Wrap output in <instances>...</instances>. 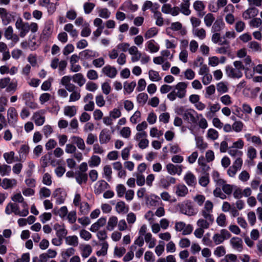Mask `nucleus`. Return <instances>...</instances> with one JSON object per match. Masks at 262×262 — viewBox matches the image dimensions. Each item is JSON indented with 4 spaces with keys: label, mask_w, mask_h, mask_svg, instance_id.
I'll return each instance as SVG.
<instances>
[{
    "label": "nucleus",
    "mask_w": 262,
    "mask_h": 262,
    "mask_svg": "<svg viewBox=\"0 0 262 262\" xmlns=\"http://www.w3.org/2000/svg\"><path fill=\"white\" fill-rule=\"evenodd\" d=\"M92 252V249L90 245H85L82 251V256L84 258H86L91 254Z\"/></svg>",
    "instance_id": "obj_40"
},
{
    "label": "nucleus",
    "mask_w": 262,
    "mask_h": 262,
    "mask_svg": "<svg viewBox=\"0 0 262 262\" xmlns=\"http://www.w3.org/2000/svg\"><path fill=\"white\" fill-rule=\"evenodd\" d=\"M130 134L131 131L129 127H124L120 130L121 135L125 138H129V136H130Z\"/></svg>",
    "instance_id": "obj_56"
},
{
    "label": "nucleus",
    "mask_w": 262,
    "mask_h": 262,
    "mask_svg": "<svg viewBox=\"0 0 262 262\" xmlns=\"http://www.w3.org/2000/svg\"><path fill=\"white\" fill-rule=\"evenodd\" d=\"M137 99L139 103H142V105H144L146 103L148 99V95L146 93H142L137 96Z\"/></svg>",
    "instance_id": "obj_34"
},
{
    "label": "nucleus",
    "mask_w": 262,
    "mask_h": 262,
    "mask_svg": "<svg viewBox=\"0 0 262 262\" xmlns=\"http://www.w3.org/2000/svg\"><path fill=\"white\" fill-rule=\"evenodd\" d=\"M132 148V145H130L129 146L125 148L122 150L121 156L123 160H125L128 158L129 152Z\"/></svg>",
    "instance_id": "obj_58"
},
{
    "label": "nucleus",
    "mask_w": 262,
    "mask_h": 262,
    "mask_svg": "<svg viewBox=\"0 0 262 262\" xmlns=\"http://www.w3.org/2000/svg\"><path fill=\"white\" fill-rule=\"evenodd\" d=\"M8 122L10 124H14L17 121V114L14 107H10L7 112Z\"/></svg>",
    "instance_id": "obj_15"
},
{
    "label": "nucleus",
    "mask_w": 262,
    "mask_h": 262,
    "mask_svg": "<svg viewBox=\"0 0 262 262\" xmlns=\"http://www.w3.org/2000/svg\"><path fill=\"white\" fill-rule=\"evenodd\" d=\"M226 73L228 77L232 78L239 79L243 76L242 71H237L236 69H234L230 66H226Z\"/></svg>",
    "instance_id": "obj_8"
},
{
    "label": "nucleus",
    "mask_w": 262,
    "mask_h": 262,
    "mask_svg": "<svg viewBox=\"0 0 262 262\" xmlns=\"http://www.w3.org/2000/svg\"><path fill=\"white\" fill-rule=\"evenodd\" d=\"M136 85V82L135 81H132L129 83L127 82L124 83V89L128 93H131Z\"/></svg>",
    "instance_id": "obj_29"
},
{
    "label": "nucleus",
    "mask_w": 262,
    "mask_h": 262,
    "mask_svg": "<svg viewBox=\"0 0 262 262\" xmlns=\"http://www.w3.org/2000/svg\"><path fill=\"white\" fill-rule=\"evenodd\" d=\"M41 41V37L40 34H31L29 37V47L31 50L36 49V46H38Z\"/></svg>",
    "instance_id": "obj_7"
},
{
    "label": "nucleus",
    "mask_w": 262,
    "mask_h": 262,
    "mask_svg": "<svg viewBox=\"0 0 262 262\" xmlns=\"http://www.w3.org/2000/svg\"><path fill=\"white\" fill-rule=\"evenodd\" d=\"M34 122L37 126L42 125L45 121V118L41 116L38 113H35L33 115Z\"/></svg>",
    "instance_id": "obj_25"
},
{
    "label": "nucleus",
    "mask_w": 262,
    "mask_h": 262,
    "mask_svg": "<svg viewBox=\"0 0 262 262\" xmlns=\"http://www.w3.org/2000/svg\"><path fill=\"white\" fill-rule=\"evenodd\" d=\"M193 113L197 115V113L192 109L186 110L183 114V119L189 123H196L198 117L195 118Z\"/></svg>",
    "instance_id": "obj_5"
},
{
    "label": "nucleus",
    "mask_w": 262,
    "mask_h": 262,
    "mask_svg": "<svg viewBox=\"0 0 262 262\" xmlns=\"http://www.w3.org/2000/svg\"><path fill=\"white\" fill-rule=\"evenodd\" d=\"M17 83L16 82L12 81L9 82L8 86L6 88V91L8 93H13L17 88Z\"/></svg>",
    "instance_id": "obj_41"
},
{
    "label": "nucleus",
    "mask_w": 262,
    "mask_h": 262,
    "mask_svg": "<svg viewBox=\"0 0 262 262\" xmlns=\"http://www.w3.org/2000/svg\"><path fill=\"white\" fill-rule=\"evenodd\" d=\"M212 239L215 245L222 244L224 241V238L220 233H215L214 234Z\"/></svg>",
    "instance_id": "obj_55"
},
{
    "label": "nucleus",
    "mask_w": 262,
    "mask_h": 262,
    "mask_svg": "<svg viewBox=\"0 0 262 262\" xmlns=\"http://www.w3.org/2000/svg\"><path fill=\"white\" fill-rule=\"evenodd\" d=\"M258 13V10L255 8V7H252L249 8L246 11H245L243 13V17L245 19H249L251 18H254Z\"/></svg>",
    "instance_id": "obj_11"
},
{
    "label": "nucleus",
    "mask_w": 262,
    "mask_h": 262,
    "mask_svg": "<svg viewBox=\"0 0 262 262\" xmlns=\"http://www.w3.org/2000/svg\"><path fill=\"white\" fill-rule=\"evenodd\" d=\"M11 171V167L6 164L2 165L0 174L2 176L8 175Z\"/></svg>",
    "instance_id": "obj_50"
},
{
    "label": "nucleus",
    "mask_w": 262,
    "mask_h": 262,
    "mask_svg": "<svg viewBox=\"0 0 262 262\" xmlns=\"http://www.w3.org/2000/svg\"><path fill=\"white\" fill-rule=\"evenodd\" d=\"M118 223V219L116 216H111L108 220L106 228L108 230H113Z\"/></svg>",
    "instance_id": "obj_22"
},
{
    "label": "nucleus",
    "mask_w": 262,
    "mask_h": 262,
    "mask_svg": "<svg viewBox=\"0 0 262 262\" xmlns=\"http://www.w3.org/2000/svg\"><path fill=\"white\" fill-rule=\"evenodd\" d=\"M262 23V21L259 18H254L249 22V25L253 28L259 27Z\"/></svg>",
    "instance_id": "obj_43"
},
{
    "label": "nucleus",
    "mask_w": 262,
    "mask_h": 262,
    "mask_svg": "<svg viewBox=\"0 0 262 262\" xmlns=\"http://www.w3.org/2000/svg\"><path fill=\"white\" fill-rule=\"evenodd\" d=\"M97 140V136L96 135H93L92 133H90L88 136L86 142L89 145H92Z\"/></svg>",
    "instance_id": "obj_64"
},
{
    "label": "nucleus",
    "mask_w": 262,
    "mask_h": 262,
    "mask_svg": "<svg viewBox=\"0 0 262 262\" xmlns=\"http://www.w3.org/2000/svg\"><path fill=\"white\" fill-rule=\"evenodd\" d=\"M193 8L198 12H201L205 9V5L203 2L196 1L193 3Z\"/></svg>",
    "instance_id": "obj_42"
},
{
    "label": "nucleus",
    "mask_w": 262,
    "mask_h": 262,
    "mask_svg": "<svg viewBox=\"0 0 262 262\" xmlns=\"http://www.w3.org/2000/svg\"><path fill=\"white\" fill-rule=\"evenodd\" d=\"M102 72L107 77L111 78H114L117 74L116 69L110 65H106L102 70Z\"/></svg>",
    "instance_id": "obj_10"
},
{
    "label": "nucleus",
    "mask_w": 262,
    "mask_h": 262,
    "mask_svg": "<svg viewBox=\"0 0 262 262\" xmlns=\"http://www.w3.org/2000/svg\"><path fill=\"white\" fill-rule=\"evenodd\" d=\"M217 91L220 93H225L228 92V89L227 85L223 82H219L217 85Z\"/></svg>",
    "instance_id": "obj_45"
},
{
    "label": "nucleus",
    "mask_w": 262,
    "mask_h": 262,
    "mask_svg": "<svg viewBox=\"0 0 262 262\" xmlns=\"http://www.w3.org/2000/svg\"><path fill=\"white\" fill-rule=\"evenodd\" d=\"M101 162L100 158L97 156H93L92 157L91 161L90 163V166H97Z\"/></svg>",
    "instance_id": "obj_62"
},
{
    "label": "nucleus",
    "mask_w": 262,
    "mask_h": 262,
    "mask_svg": "<svg viewBox=\"0 0 262 262\" xmlns=\"http://www.w3.org/2000/svg\"><path fill=\"white\" fill-rule=\"evenodd\" d=\"M111 139L110 130L107 128L103 129L99 135V141L101 144L107 143Z\"/></svg>",
    "instance_id": "obj_13"
},
{
    "label": "nucleus",
    "mask_w": 262,
    "mask_h": 262,
    "mask_svg": "<svg viewBox=\"0 0 262 262\" xmlns=\"http://www.w3.org/2000/svg\"><path fill=\"white\" fill-rule=\"evenodd\" d=\"M225 221L226 216L223 213H221L216 219L217 224L221 227H225L226 226Z\"/></svg>",
    "instance_id": "obj_57"
},
{
    "label": "nucleus",
    "mask_w": 262,
    "mask_h": 262,
    "mask_svg": "<svg viewBox=\"0 0 262 262\" xmlns=\"http://www.w3.org/2000/svg\"><path fill=\"white\" fill-rule=\"evenodd\" d=\"M188 188L184 185L179 184L176 187V193L179 196H185L188 193Z\"/></svg>",
    "instance_id": "obj_19"
},
{
    "label": "nucleus",
    "mask_w": 262,
    "mask_h": 262,
    "mask_svg": "<svg viewBox=\"0 0 262 262\" xmlns=\"http://www.w3.org/2000/svg\"><path fill=\"white\" fill-rule=\"evenodd\" d=\"M195 140L198 148L200 149H205L207 147V144L204 142L202 137L195 136Z\"/></svg>",
    "instance_id": "obj_26"
},
{
    "label": "nucleus",
    "mask_w": 262,
    "mask_h": 262,
    "mask_svg": "<svg viewBox=\"0 0 262 262\" xmlns=\"http://www.w3.org/2000/svg\"><path fill=\"white\" fill-rule=\"evenodd\" d=\"M76 108L75 106H67L64 108V114L66 116L70 117L74 116L76 114Z\"/></svg>",
    "instance_id": "obj_21"
},
{
    "label": "nucleus",
    "mask_w": 262,
    "mask_h": 262,
    "mask_svg": "<svg viewBox=\"0 0 262 262\" xmlns=\"http://www.w3.org/2000/svg\"><path fill=\"white\" fill-rule=\"evenodd\" d=\"M248 220L251 226H253L256 222V215L253 211H250L248 213Z\"/></svg>",
    "instance_id": "obj_61"
},
{
    "label": "nucleus",
    "mask_w": 262,
    "mask_h": 262,
    "mask_svg": "<svg viewBox=\"0 0 262 262\" xmlns=\"http://www.w3.org/2000/svg\"><path fill=\"white\" fill-rule=\"evenodd\" d=\"M95 5L92 3H85L84 4L83 8L86 14H89L94 8Z\"/></svg>",
    "instance_id": "obj_46"
},
{
    "label": "nucleus",
    "mask_w": 262,
    "mask_h": 262,
    "mask_svg": "<svg viewBox=\"0 0 262 262\" xmlns=\"http://www.w3.org/2000/svg\"><path fill=\"white\" fill-rule=\"evenodd\" d=\"M23 99L26 102H29L31 100H34L33 94L32 92H24L22 94Z\"/></svg>",
    "instance_id": "obj_51"
},
{
    "label": "nucleus",
    "mask_w": 262,
    "mask_h": 262,
    "mask_svg": "<svg viewBox=\"0 0 262 262\" xmlns=\"http://www.w3.org/2000/svg\"><path fill=\"white\" fill-rule=\"evenodd\" d=\"M230 244L233 249L241 252L243 249V241L238 237H233L230 239Z\"/></svg>",
    "instance_id": "obj_16"
},
{
    "label": "nucleus",
    "mask_w": 262,
    "mask_h": 262,
    "mask_svg": "<svg viewBox=\"0 0 262 262\" xmlns=\"http://www.w3.org/2000/svg\"><path fill=\"white\" fill-rule=\"evenodd\" d=\"M111 12L106 8L101 9L99 11V16L103 18H108L110 17Z\"/></svg>",
    "instance_id": "obj_54"
},
{
    "label": "nucleus",
    "mask_w": 262,
    "mask_h": 262,
    "mask_svg": "<svg viewBox=\"0 0 262 262\" xmlns=\"http://www.w3.org/2000/svg\"><path fill=\"white\" fill-rule=\"evenodd\" d=\"M125 203L123 201H120L116 204V210L118 213L127 212V210L125 211Z\"/></svg>",
    "instance_id": "obj_60"
},
{
    "label": "nucleus",
    "mask_w": 262,
    "mask_h": 262,
    "mask_svg": "<svg viewBox=\"0 0 262 262\" xmlns=\"http://www.w3.org/2000/svg\"><path fill=\"white\" fill-rule=\"evenodd\" d=\"M212 223L204 219H199L197 222V225L200 228L203 229H208Z\"/></svg>",
    "instance_id": "obj_35"
},
{
    "label": "nucleus",
    "mask_w": 262,
    "mask_h": 262,
    "mask_svg": "<svg viewBox=\"0 0 262 262\" xmlns=\"http://www.w3.org/2000/svg\"><path fill=\"white\" fill-rule=\"evenodd\" d=\"M209 183V177L208 173H206L204 176L201 177L199 180V184L203 187L207 186Z\"/></svg>",
    "instance_id": "obj_30"
},
{
    "label": "nucleus",
    "mask_w": 262,
    "mask_h": 262,
    "mask_svg": "<svg viewBox=\"0 0 262 262\" xmlns=\"http://www.w3.org/2000/svg\"><path fill=\"white\" fill-rule=\"evenodd\" d=\"M190 3H181L180 5V12L185 15H189L191 13V11L189 9Z\"/></svg>",
    "instance_id": "obj_24"
},
{
    "label": "nucleus",
    "mask_w": 262,
    "mask_h": 262,
    "mask_svg": "<svg viewBox=\"0 0 262 262\" xmlns=\"http://www.w3.org/2000/svg\"><path fill=\"white\" fill-rule=\"evenodd\" d=\"M15 15L16 13L8 12L5 8H0V16L5 24H8L14 20Z\"/></svg>",
    "instance_id": "obj_4"
},
{
    "label": "nucleus",
    "mask_w": 262,
    "mask_h": 262,
    "mask_svg": "<svg viewBox=\"0 0 262 262\" xmlns=\"http://www.w3.org/2000/svg\"><path fill=\"white\" fill-rule=\"evenodd\" d=\"M86 76L90 80H96L98 78V73L94 70H90L88 71Z\"/></svg>",
    "instance_id": "obj_49"
},
{
    "label": "nucleus",
    "mask_w": 262,
    "mask_h": 262,
    "mask_svg": "<svg viewBox=\"0 0 262 262\" xmlns=\"http://www.w3.org/2000/svg\"><path fill=\"white\" fill-rule=\"evenodd\" d=\"M225 24L222 20H216L213 25L212 29L214 32L220 31L224 27Z\"/></svg>",
    "instance_id": "obj_28"
},
{
    "label": "nucleus",
    "mask_w": 262,
    "mask_h": 262,
    "mask_svg": "<svg viewBox=\"0 0 262 262\" xmlns=\"http://www.w3.org/2000/svg\"><path fill=\"white\" fill-rule=\"evenodd\" d=\"M184 180L189 186H194L196 184V179L190 171H188L184 176Z\"/></svg>",
    "instance_id": "obj_12"
},
{
    "label": "nucleus",
    "mask_w": 262,
    "mask_h": 262,
    "mask_svg": "<svg viewBox=\"0 0 262 262\" xmlns=\"http://www.w3.org/2000/svg\"><path fill=\"white\" fill-rule=\"evenodd\" d=\"M66 243L71 246H77L78 244V237L76 235L69 236L66 238Z\"/></svg>",
    "instance_id": "obj_27"
},
{
    "label": "nucleus",
    "mask_w": 262,
    "mask_h": 262,
    "mask_svg": "<svg viewBox=\"0 0 262 262\" xmlns=\"http://www.w3.org/2000/svg\"><path fill=\"white\" fill-rule=\"evenodd\" d=\"M207 137L212 140H215L219 137L218 132L214 129L210 128L208 130Z\"/></svg>",
    "instance_id": "obj_39"
},
{
    "label": "nucleus",
    "mask_w": 262,
    "mask_h": 262,
    "mask_svg": "<svg viewBox=\"0 0 262 262\" xmlns=\"http://www.w3.org/2000/svg\"><path fill=\"white\" fill-rule=\"evenodd\" d=\"M98 56L99 54L97 52L89 49L85 50L80 53V56L82 59H91Z\"/></svg>",
    "instance_id": "obj_14"
},
{
    "label": "nucleus",
    "mask_w": 262,
    "mask_h": 262,
    "mask_svg": "<svg viewBox=\"0 0 262 262\" xmlns=\"http://www.w3.org/2000/svg\"><path fill=\"white\" fill-rule=\"evenodd\" d=\"M75 178L77 182L81 185L83 182L86 183L88 180V175L85 173L77 171L75 173Z\"/></svg>",
    "instance_id": "obj_20"
},
{
    "label": "nucleus",
    "mask_w": 262,
    "mask_h": 262,
    "mask_svg": "<svg viewBox=\"0 0 262 262\" xmlns=\"http://www.w3.org/2000/svg\"><path fill=\"white\" fill-rule=\"evenodd\" d=\"M73 82L77 83L79 86H82L85 82L86 80L81 73H77L74 74L72 76Z\"/></svg>",
    "instance_id": "obj_18"
},
{
    "label": "nucleus",
    "mask_w": 262,
    "mask_h": 262,
    "mask_svg": "<svg viewBox=\"0 0 262 262\" xmlns=\"http://www.w3.org/2000/svg\"><path fill=\"white\" fill-rule=\"evenodd\" d=\"M110 188V185L104 180L99 181L95 185L94 192L96 194H100L105 189Z\"/></svg>",
    "instance_id": "obj_9"
},
{
    "label": "nucleus",
    "mask_w": 262,
    "mask_h": 262,
    "mask_svg": "<svg viewBox=\"0 0 262 262\" xmlns=\"http://www.w3.org/2000/svg\"><path fill=\"white\" fill-rule=\"evenodd\" d=\"M108 247V245L107 243L104 242V243H103L101 250L100 251H98L96 252L97 256H100L101 255H105L107 254Z\"/></svg>",
    "instance_id": "obj_48"
},
{
    "label": "nucleus",
    "mask_w": 262,
    "mask_h": 262,
    "mask_svg": "<svg viewBox=\"0 0 262 262\" xmlns=\"http://www.w3.org/2000/svg\"><path fill=\"white\" fill-rule=\"evenodd\" d=\"M104 173L107 178V180L110 181L111 179V174L112 173V168L110 165H105L103 168Z\"/></svg>",
    "instance_id": "obj_52"
},
{
    "label": "nucleus",
    "mask_w": 262,
    "mask_h": 262,
    "mask_svg": "<svg viewBox=\"0 0 262 262\" xmlns=\"http://www.w3.org/2000/svg\"><path fill=\"white\" fill-rule=\"evenodd\" d=\"M214 19L215 18L212 14L208 13L204 17V22L207 27H210Z\"/></svg>",
    "instance_id": "obj_33"
},
{
    "label": "nucleus",
    "mask_w": 262,
    "mask_h": 262,
    "mask_svg": "<svg viewBox=\"0 0 262 262\" xmlns=\"http://www.w3.org/2000/svg\"><path fill=\"white\" fill-rule=\"evenodd\" d=\"M14 156V152L13 151H10V152L5 153L4 154V158L7 163L11 164L13 162Z\"/></svg>",
    "instance_id": "obj_47"
},
{
    "label": "nucleus",
    "mask_w": 262,
    "mask_h": 262,
    "mask_svg": "<svg viewBox=\"0 0 262 262\" xmlns=\"http://www.w3.org/2000/svg\"><path fill=\"white\" fill-rule=\"evenodd\" d=\"M180 209L182 213L189 216L193 215L196 213L192 205L191 202L189 201L184 202L180 205Z\"/></svg>",
    "instance_id": "obj_3"
},
{
    "label": "nucleus",
    "mask_w": 262,
    "mask_h": 262,
    "mask_svg": "<svg viewBox=\"0 0 262 262\" xmlns=\"http://www.w3.org/2000/svg\"><path fill=\"white\" fill-rule=\"evenodd\" d=\"M187 83L180 82L175 86L174 90L167 95V98L170 101H174L177 97L179 98H184L186 93Z\"/></svg>",
    "instance_id": "obj_1"
},
{
    "label": "nucleus",
    "mask_w": 262,
    "mask_h": 262,
    "mask_svg": "<svg viewBox=\"0 0 262 262\" xmlns=\"http://www.w3.org/2000/svg\"><path fill=\"white\" fill-rule=\"evenodd\" d=\"M66 196V192L60 188L56 189L52 194L53 197L56 198V203L58 204L63 203Z\"/></svg>",
    "instance_id": "obj_6"
},
{
    "label": "nucleus",
    "mask_w": 262,
    "mask_h": 262,
    "mask_svg": "<svg viewBox=\"0 0 262 262\" xmlns=\"http://www.w3.org/2000/svg\"><path fill=\"white\" fill-rule=\"evenodd\" d=\"M51 217L52 214L49 212H45L39 216L40 220L43 224L49 221L51 219Z\"/></svg>",
    "instance_id": "obj_59"
},
{
    "label": "nucleus",
    "mask_w": 262,
    "mask_h": 262,
    "mask_svg": "<svg viewBox=\"0 0 262 262\" xmlns=\"http://www.w3.org/2000/svg\"><path fill=\"white\" fill-rule=\"evenodd\" d=\"M212 176L213 181L216 183V185L219 186H221L222 184L226 183V181L220 178L219 172L217 171H214L212 172Z\"/></svg>",
    "instance_id": "obj_23"
},
{
    "label": "nucleus",
    "mask_w": 262,
    "mask_h": 262,
    "mask_svg": "<svg viewBox=\"0 0 262 262\" xmlns=\"http://www.w3.org/2000/svg\"><path fill=\"white\" fill-rule=\"evenodd\" d=\"M244 124L241 121H235L232 125V129L236 132H240L243 128Z\"/></svg>",
    "instance_id": "obj_44"
},
{
    "label": "nucleus",
    "mask_w": 262,
    "mask_h": 262,
    "mask_svg": "<svg viewBox=\"0 0 262 262\" xmlns=\"http://www.w3.org/2000/svg\"><path fill=\"white\" fill-rule=\"evenodd\" d=\"M117 195L119 197H122L126 191V188L122 184H118L116 187Z\"/></svg>",
    "instance_id": "obj_53"
},
{
    "label": "nucleus",
    "mask_w": 262,
    "mask_h": 262,
    "mask_svg": "<svg viewBox=\"0 0 262 262\" xmlns=\"http://www.w3.org/2000/svg\"><path fill=\"white\" fill-rule=\"evenodd\" d=\"M221 34H213L212 40L213 42L219 45H228L229 42L227 41V38H234L235 37V34H225L223 36H221Z\"/></svg>",
    "instance_id": "obj_2"
},
{
    "label": "nucleus",
    "mask_w": 262,
    "mask_h": 262,
    "mask_svg": "<svg viewBox=\"0 0 262 262\" xmlns=\"http://www.w3.org/2000/svg\"><path fill=\"white\" fill-rule=\"evenodd\" d=\"M42 183L46 185L50 186L52 184L51 176L48 173H46L43 176Z\"/></svg>",
    "instance_id": "obj_63"
},
{
    "label": "nucleus",
    "mask_w": 262,
    "mask_h": 262,
    "mask_svg": "<svg viewBox=\"0 0 262 262\" xmlns=\"http://www.w3.org/2000/svg\"><path fill=\"white\" fill-rule=\"evenodd\" d=\"M221 186H222V189L225 194L230 195L232 193L233 187L231 185L227 184L225 183L222 184Z\"/></svg>",
    "instance_id": "obj_37"
},
{
    "label": "nucleus",
    "mask_w": 262,
    "mask_h": 262,
    "mask_svg": "<svg viewBox=\"0 0 262 262\" xmlns=\"http://www.w3.org/2000/svg\"><path fill=\"white\" fill-rule=\"evenodd\" d=\"M148 74L149 78L151 81H159L161 79L159 76V73L154 70H149Z\"/></svg>",
    "instance_id": "obj_31"
},
{
    "label": "nucleus",
    "mask_w": 262,
    "mask_h": 262,
    "mask_svg": "<svg viewBox=\"0 0 262 262\" xmlns=\"http://www.w3.org/2000/svg\"><path fill=\"white\" fill-rule=\"evenodd\" d=\"M166 169L168 173L171 175H174L178 172L177 165L171 163H169L166 165Z\"/></svg>",
    "instance_id": "obj_32"
},
{
    "label": "nucleus",
    "mask_w": 262,
    "mask_h": 262,
    "mask_svg": "<svg viewBox=\"0 0 262 262\" xmlns=\"http://www.w3.org/2000/svg\"><path fill=\"white\" fill-rule=\"evenodd\" d=\"M51 194V190L47 187H43L41 188L39 190V195L40 198L49 197Z\"/></svg>",
    "instance_id": "obj_36"
},
{
    "label": "nucleus",
    "mask_w": 262,
    "mask_h": 262,
    "mask_svg": "<svg viewBox=\"0 0 262 262\" xmlns=\"http://www.w3.org/2000/svg\"><path fill=\"white\" fill-rule=\"evenodd\" d=\"M214 254L217 257H220L226 254V250L224 246L217 247L214 251Z\"/></svg>",
    "instance_id": "obj_38"
},
{
    "label": "nucleus",
    "mask_w": 262,
    "mask_h": 262,
    "mask_svg": "<svg viewBox=\"0 0 262 262\" xmlns=\"http://www.w3.org/2000/svg\"><path fill=\"white\" fill-rule=\"evenodd\" d=\"M71 140L73 144H76L79 149L84 150L85 144L84 140L78 136H73Z\"/></svg>",
    "instance_id": "obj_17"
}]
</instances>
